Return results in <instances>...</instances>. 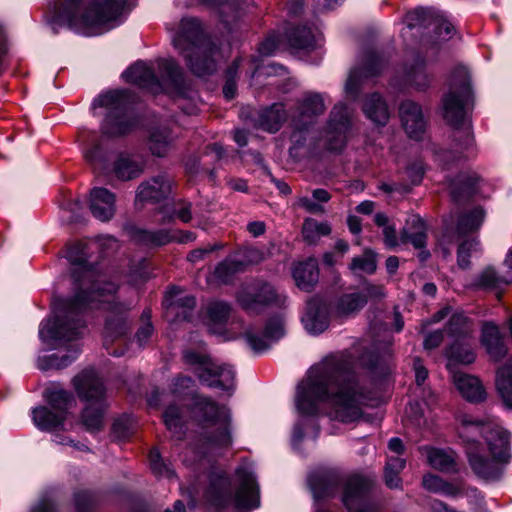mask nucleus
<instances>
[{
	"mask_svg": "<svg viewBox=\"0 0 512 512\" xmlns=\"http://www.w3.org/2000/svg\"><path fill=\"white\" fill-rule=\"evenodd\" d=\"M231 308L229 304L222 301H215L208 305V328L211 333H221V328L227 322L230 316Z\"/></svg>",
	"mask_w": 512,
	"mask_h": 512,
	"instance_id": "obj_39",
	"label": "nucleus"
},
{
	"mask_svg": "<svg viewBox=\"0 0 512 512\" xmlns=\"http://www.w3.org/2000/svg\"><path fill=\"white\" fill-rule=\"evenodd\" d=\"M406 461L400 457H389L384 470L385 484L390 489H401L400 472L405 468Z\"/></svg>",
	"mask_w": 512,
	"mask_h": 512,
	"instance_id": "obj_47",
	"label": "nucleus"
},
{
	"mask_svg": "<svg viewBox=\"0 0 512 512\" xmlns=\"http://www.w3.org/2000/svg\"><path fill=\"white\" fill-rule=\"evenodd\" d=\"M238 302L248 313L258 314L267 306L284 307L287 296L268 282H257L239 293Z\"/></svg>",
	"mask_w": 512,
	"mask_h": 512,
	"instance_id": "obj_12",
	"label": "nucleus"
},
{
	"mask_svg": "<svg viewBox=\"0 0 512 512\" xmlns=\"http://www.w3.org/2000/svg\"><path fill=\"white\" fill-rule=\"evenodd\" d=\"M400 242L411 243L415 249L426 247L427 227L425 221L418 215L410 216L400 233Z\"/></svg>",
	"mask_w": 512,
	"mask_h": 512,
	"instance_id": "obj_28",
	"label": "nucleus"
},
{
	"mask_svg": "<svg viewBox=\"0 0 512 512\" xmlns=\"http://www.w3.org/2000/svg\"><path fill=\"white\" fill-rule=\"evenodd\" d=\"M45 399L53 410L64 412L67 416V409L75 402L73 395L61 388L47 389Z\"/></svg>",
	"mask_w": 512,
	"mask_h": 512,
	"instance_id": "obj_48",
	"label": "nucleus"
},
{
	"mask_svg": "<svg viewBox=\"0 0 512 512\" xmlns=\"http://www.w3.org/2000/svg\"><path fill=\"white\" fill-rule=\"evenodd\" d=\"M87 162L93 167V170L99 174H104L108 170L107 155L99 144H95L84 152Z\"/></svg>",
	"mask_w": 512,
	"mask_h": 512,
	"instance_id": "obj_56",
	"label": "nucleus"
},
{
	"mask_svg": "<svg viewBox=\"0 0 512 512\" xmlns=\"http://www.w3.org/2000/svg\"><path fill=\"white\" fill-rule=\"evenodd\" d=\"M308 484L315 498L330 496L335 486V480L326 474L312 473L308 478Z\"/></svg>",
	"mask_w": 512,
	"mask_h": 512,
	"instance_id": "obj_50",
	"label": "nucleus"
},
{
	"mask_svg": "<svg viewBox=\"0 0 512 512\" xmlns=\"http://www.w3.org/2000/svg\"><path fill=\"white\" fill-rule=\"evenodd\" d=\"M164 305L167 314L175 316L177 320H189L196 300L190 294H183L179 287H172L166 294Z\"/></svg>",
	"mask_w": 512,
	"mask_h": 512,
	"instance_id": "obj_22",
	"label": "nucleus"
},
{
	"mask_svg": "<svg viewBox=\"0 0 512 512\" xmlns=\"http://www.w3.org/2000/svg\"><path fill=\"white\" fill-rule=\"evenodd\" d=\"M245 263L241 260L229 258L219 263L214 271L215 277L222 283H228L232 277L244 271Z\"/></svg>",
	"mask_w": 512,
	"mask_h": 512,
	"instance_id": "obj_51",
	"label": "nucleus"
},
{
	"mask_svg": "<svg viewBox=\"0 0 512 512\" xmlns=\"http://www.w3.org/2000/svg\"><path fill=\"white\" fill-rule=\"evenodd\" d=\"M363 112L368 119L377 125L384 126L389 120L388 106L378 93H373L365 99Z\"/></svg>",
	"mask_w": 512,
	"mask_h": 512,
	"instance_id": "obj_36",
	"label": "nucleus"
},
{
	"mask_svg": "<svg viewBox=\"0 0 512 512\" xmlns=\"http://www.w3.org/2000/svg\"><path fill=\"white\" fill-rule=\"evenodd\" d=\"M331 233V227L327 222H318L313 218L305 219L302 226V235L304 240L314 245L322 236H327Z\"/></svg>",
	"mask_w": 512,
	"mask_h": 512,
	"instance_id": "obj_46",
	"label": "nucleus"
},
{
	"mask_svg": "<svg viewBox=\"0 0 512 512\" xmlns=\"http://www.w3.org/2000/svg\"><path fill=\"white\" fill-rule=\"evenodd\" d=\"M149 463L152 472L159 477L173 478L174 471L166 465L157 449H152L149 454Z\"/></svg>",
	"mask_w": 512,
	"mask_h": 512,
	"instance_id": "obj_59",
	"label": "nucleus"
},
{
	"mask_svg": "<svg viewBox=\"0 0 512 512\" xmlns=\"http://www.w3.org/2000/svg\"><path fill=\"white\" fill-rule=\"evenodd\" d=\"M283 335L284 321L282 317L278 316L268 320L263 336L248 331L246 332V340L255 352H261L268 349L273 342L279 340Z\"/></svg>",
	"mask_w": 512,
	"mask_h": 512,
	"instance_id": "obj_24",
	"label": "nucleus"
},
{
	"mask_svg": "<svg viewBox=\"0 0 512 512\" xmlns=\"http://www.w3.org/2000/svg\"><path fill=\"white\" fill-rule=\"evenodd\" d=\"M104 245L111 248L118 246L117 240L108 236L103 238L102 243L78 242L69 248L67 259L75 294L62 304L54 318L41 324L39 335L42 340L73 341L83 337L86 326L79 314L85 309L106 311L104 345L124 337L130 331L129 308L111 301L117 285L106 281L93 258V246Z\"/></svg>",
	"mask_w": 512,
	"mask_h": 512,
	"instance_id": "obj_1",
	"label": "nucleus"
},
{
	"mask_svg": "<svg viewBox=\"0 0 512 512\" xmlns=\"http://www.w3.org/2000/svg\"><path fill=\"white\" fill-rule=\"evenodd\" d=\"M122 77L126 82L148 89L155 94L162 90L160 79H158L154 70L145 62L135 63L123 72Z\"/></svg>",
	"mask_w": 512,
	"mask_h": 512,
	"instance_id": "obj_23",
	"label": "nucleus"
},
{
	"mask_svg": "<svg viewBox=\"0 0 512 512\" xmlns=\"http://www.w3.org/2000/svg\"><path fill=\"white\" fill-rule=\"evenodd\" d=\"M459 436L466 443V454L473 472L483 479L493 480L502 473L501 464L510 458V434L493 418L462 415Z\"/></svg>",
	"mask_w": 512,
	"mask_h": 512,
	"instance_id": "obj_4",
	"label": "nucleus"
},
{
	"mask_svg": "<svg viewBox=\"0 0 512 512\" xmlns=\"http://www.w3.org/2000/svg\"><path fill=\"white\" fill-rule=\"evenodd\" d=\"M240 485L233 491L231 479L223 473H212L205 498L210 505L218 510L234 506L238 512H249L260 505L258 487L255 477L247 470L236 471Z\"/></svg>",
	"mask_w": 512,
	"mask_h": 512,
	"instance_id": "obj_7",
	"label": "nucleus"
},
{
	"mask_svg": "<svg viewBox=\"0 0 512 512\" xmlns=\"http://www.w3.org/2000/svg\"><path fill=\"white\" fill-rule=\"evenodd\" d=\"M444 340V332L442 330H436L429 332L425 335L423 341V348L425 350H433L439 347Z\"/></svg>",
	"mask_w": 512,
	"mask_h": 512,
	"instance_id": "obj_63",
	"label": "nucleus"
},
{
	"mask_svg": "<svg viewBox=\"0 0 512 512\" xmlns=\"http://www.w3.org/2000/svg\"><path fill=\"white\" fill-rule=\"evenodd\" d=\"M163 418L168 430L180 439L184 434L182 410L175 405H171L164 412Z\"/></svg>",
	"mask_w": 512,
	"mask_h": 512,
	"instance_id": "obj_55",
	"label": "nucleus"
},
{
	"mask_svg": "<svg viewBox=\"0 0 512 512\" xmlns=\"http://www.w3.org/2000/svg\"><path fill=\"white\" fill-rule=\"evenodd\" d=\"M350 352L326 357L312 367L298 386L295 404L301 415L318 412L319 402H328L335 419L349 423L362 415V406L370 400L368 390L354 372Z\"/></svg>",
	"mask_w": 512,
	"mask_h": 512,
	"instance_id": "obj_2",
	"label": "nucleus"
},
{
	"mask_svg": "<svg viewBox=\"0 0 512 512\" xmlns=\"http://www.w3.org/2000/svg\"><path fill=\"white\" fill-rule=\"evenodd\" d=\"M127 98V91L116 90L102 94L95 99L94 105L108 109L102 124L104 134L110 136L124 135L134 127L135 121L128 114Z\"/></svg>",
	"mask_w": 512,
	"mask_h": 512,
	"instance_id": "obj_10",
	"label": "nucleus"
},
{
	"mask_svg": "<svg viewBox=\"0 0 512 512\" xmlns=\"http://www.w3.org/2000/svg\"><path fill=\"white\" fill-rule=\"evenodd\" d=\"M325 103L323 96L317 92L305 93L297 102V108L292 116L299 124L313 125L315 118L323 114L325 111Z\"/></svg>",
	"mask_w": 512,
	"mask_h": 512,
	"instance_id": "obj_20",
	"label": "nucleus"
},
{
	"mask_svg": "<svg viewBox=\"0 0 512 512\" xmlns=\"http://www.w3.org/2000/svg\"><path fill=\"white\" fill-rule=\"evenodd\" d=\"M221 247L222 246L220 244H209L203 248L194 249L188 254L187 259L192 263H196L204 259L206 255Z\"/></svg>",
	"mask_w": 512,
	"mask_h": 512,
	"instance_id": "obj_64",
	"label": "nucleus"
},
{
	"mask_svg": "<svg viewBox=\"0 0 512 512\" xmlns=\"http://www.w3.org/2000/svg\"><path fill=\"white\" fill-rule=\"evenodd\" d=\"M349 268L353 273L373 274L377 268L374 253L371 250H365L361 256L352 259Z\"/></svg>",
	"mask_w": 512,
	"mask_h": 512,
	"instance_id": "obj_57",
	"label": "nucleus"
},
{
	"mask_svg": "<svg viewBox=\"0 0 512 512\" xmlns=\"http://www.w3.org/2000/svg\"><path fill=\"white\" fill-rule=\"evenodd\" d=\"M470 342L471 340L454 341L446 351L447 358L465 365L473 363L476 355Z\"/></svg>",
	"mask_w": 512,
	"mask_h": 512,
	"instance_id": "obj_44",
	"label": "nucleus"
},
{
	"mask_svg": "<svg viewBox=\"0 0 512 512\" xmlns=\"http://www.w3.org/2000/svg\"><path fill=\"white\" fill-rule=\"evenodd\" d=\"M374 223L379 227H383V240L388 249H393L399 245L400 238L397 236L396 227L389 224V219L386 214L381 212L376 213Z\"/></svg>",
	"mask_w": 512,
	"mask_h": 512,
	"instance_id": "obj_54",
	"label": "nucleus"
},
{
	"mask_svg": "<svg viewBox=\"0 0 512 512\" xmlns=\"http://www.w3.org/2000/svg\"><path fill=\"white\" fill-rule=\"evenodd\" d=\"M406 29L411 31L417 27H432V44L449 40L454 33V27L442 15L431 8H416L406 14Z\"/></svg>",
	"mask_w": 512,
	"mask_h": 512,
	"instance_id": "obj_15",
	"label": "nucleus"
},
{
	"mask_svg": "<svg viewBox=\"0 0 512 512\" xmlns=\"http://www.w3.org/2000/svg\"><path fill=\"white\" fill-rule=\"evenodd\" d=\"M485 212L477 207L467 214H464L458 221L457 230L459 234L473 232L480 228L484 221Z\"/></svg>",
	"mask_w": 512,
	"mask_h": 512,
	"instance_id": "obj_52",
	"label": "nucleus"
},
{
	"mask_svg": "<svg viewBox=\"0 0 512 512\" xmlns=\"http://www.w3.org/2000/svg\"><path fill=\"white\" fill-rule=\"evenodd\" d=\"M289 43L297 49H310L315 45V35L309 27H297L290 32Z\"/></svg>",
	"mask_w": 512,
	"mask_h": 512,
	"instance_id": "obj_53",
	"label": "nucleus"
},
{
	"mask_svg": "<svg viewBox=\"0 0 512 512\" xmlns=\"http://www.w3.org/2000/svg\"><path fill=\"white\" fill-rule=\"evenodd\" d=\"M399 114L407 135L412 139L420 140L426 129L421 106L412 100H405L400 105Z\"/></svg>",
	"mask_w": 512,
	"mask_h": 512,
	"instance_id": "obj_17",
	"label": "nucleus"
},
{
	"mask_svg": "<svg viewBox=\"0 0 512 512\" xmlns=\"http://www.w3.org/2000/svg\"><path fill=\"white\" fill-rule=\"evenodd\" d=\"M293 131L290 136L291 146L289 153L291 156H297L298 151L303 148L307 141V134L311 125L297 124L296 120L292 119Z\"/></svg>",
	"mask_w": 512,
	"mask_h": 512,
	"instance_id": "obj_58",
	"label": "nucleus"
},
{
	"mask_svg": "<svg viewBox=\"0 0 512 512\" xmlns=\"http://www.w3.org/2000/svg\"><path fill=\"white\" fill-rule=\"evenodd\" d=\"M366 305V299L364 295H361L359 291L343 294L336 301L333 307V314L337 317H348Z\"/></svg>",
	"mask_w": 512,
	"mask_h": 512,
	"instance_id": "obj_37",
	"label": "nucleus"
},
{
	"mask_svg": "<svg viewBox=\"0 0 512 512\" xmlns=\"http://www.w3.org/2000/svg\"><path fill=\"white\" fill-rule=\"evenodd\" d=\"M79 352L80 349L78 346H74L66 354L63 355L51 354L48 356H43L38 358L37 366L41 370L62 369L75 361Z\"/></svg>",
	"mask_w": 512,
	"mask_h": 512,
	"instance_id": "obj_42",
	"label": "nucleus"
},
{
	"mask_svg": "<svg viewBox=\"0 0 512 512\" xmlns=\"http://www.w3.org/2000/svg\"><path fill=\"white\" fill-rule=\"evenodd\" d=\"M472 104L470 74L466 67L457 66L450 77L449 91L442 99L445 121L453 128L450 148L438 151L436 161L446 169L476 154L468 111Z\"/></svg>",
	"mask_w": 512,
	"mask_h": 512,
	"instance_id": "obj_3",
	"label": "nucleus"
},
{
	"mask_svg": "<svg viewBox=\"0 0 512 512\" xmlns=\"http://www.w3.org/2000/svg\"><path fill=\"white\" fill-rule=\"evenodd\" d=\"M453 381L462 397L467 401L480 403L486 399V390L478 377L466 373H455Z\"/></svg>",
	"mask_w": 512,
	"mask_h": 512,
	"instance_id": "obj_26",
	"label": "nucleus"
},
{
	"mask_svg": "<svg viewBox=\"0 0 512 512\" xmlns=\"http://www.w3.org/2000/svg\"><path fill=\"white\" fill-rule=\"evenodd\" d=\"M78 398L85 403L82 412L83 425L89 431L100 430L106 410V389L93 369H84L72 379Z\"/></svg>",
	"mask_w": 512,
	"mask_h": 512,
	"instance_id": "obj_8",
	"label": "nucleus"
},
{
	"mask_svg": "<svg viewBox=\"0 0 512 512\" xmlns=\"http://www.w3.org/2000/svg\"><path fill=\"white\" fill-rule=\"evenodd\" d=\"M421 452L426 456L428 464L441 472L456 471V455L452 450L424 446Z\"/></svg>",
	"mask_w": 512,
	"mask_h": 512,
	"instance_id": "obj_31",
	"label": "nucleus"
},
{
	"mask_svg": "<svg viewBox=\"0 0 512 512\" xmlns=\"http://www.w3.org/2000/svg\"><path fill=\"white\" fill-rule=\"evenodd\" d=\"M127 0H55L58 20L86 36L102 34L118 25Z\"/></svg>",
	"mask_w": 512,
	"mask_h": 512,
	"instance_id": "obj_5",
	"label": "nucleus"
},
{
	"mask_svg": "<svg viewBox=\"0 0 512 512\" xmlns=\"http://www.w3.org/2000/svg\"><path fill=\"white\" fill-rule=\"evenodd\" d=\"M479 246V241L476 239L463 241L457 251V262L458 265L466 269L470 265V253L471 251L477 250V247Z\"/></svg>",
	"mask_w": 512,
	"mask_h": 512,
	"instance_id": "obj_60",
	"label": "nucleus"
},
{
	"mask_svg": "<svg viewBox=\"0 0 512 512\" xmlns=\"http://www.w3.org/2000/svg\"><path fill=\"white\" fill-rule=\"evenodd\" d=\"M292 276L298 288L305 291L312 290L319 279L317 260L309 258L297 263L292 269Z\"/></svg>",
	"mask_w": 512,
	"mask_h": 512,
	"instance_id": "obj_29",
	"label": "nucleus"
},
{
	"mask_svg": "<svg viewBox=\"0 0 512 512\" xmlns=\"http://www.w3.org/2000/svg\"><path fill=\"white\" fill-rule=\"evenodd\" d=\"M287 118L286 110L283 104L274 103L259 111L255 119V126L264 131L274 133L277 132Z\"/></svg>",
	"mask_w": 512,
	"mask_h": 512,
	"instance_id": "obj_30",
	"label": "nucleus"
},
{
	"mask_svg": "<svg viewBox=\"0 0 512 512\" xmlns=\"http://www.w3.org/2000/svg\"><path fill=\"white\" fill-rule=\"evenodd\" d=\"M406 82L416 90L422 91L428 88L431 77L426 72L423 59L418 58L413 64L405 69Z\"/></svg>",
	"mask_w": 512,
	"mask_h": 512,
	"instance_id": "obj_40",
	"label": "nucleus"
},
{
	"mask_svg": "<svg viewBox=\"0 0 512 512\" xmlns=\"http://www.w3.org/2000/svg\"><path fill=\"white\" fill-rule=\"evenodd\" d=\"M32 419L38 429L42 431H54L64 424L66 415L64 412L40 406L32 410Z\"/></svg>",
	"mask_w": 512,
	"mask_h": 512,
	"instance_id": "obj_33",
	"label": "nucleus"
},
{
	"mask_svg": "<svg viewBox=\"0 0 512 512\" xmlns=\"http://www.w3.org/2000/svg\"><path fill=\"white\" fill-rule=\"evenodd\" d=\"M158 70L161 81L179 89L183 84V72L181 67L173 59H161L158 61Z\"/></svg>",
	"mask_w": 512,
	"mask_h": 512,
	"instance_id": "obj_43",
	"label": "nucleus"
},
{
	"mask_svg": "<svg viewBox=\"0 0 512 512\" xmlns=\"http://www.w3.org/2000/svg\"><path fill=\"white\" fill-rule=\"evenodd\" d=\"M495 385L504 406L512 409V358L497 370Z\"/></svg>",
	"mask_w": 512,
	"mask_h": 512,
	"instance_id": "obj_38",
	"label": "nucleus"
},
{
	"mask_svg": "<svg viewBox=\"0 0 512 512\" xmlns=\"http://www.w3.org/2000/svg\"><path fill=\"white\" fill-rule=\"evenodd\" d=\"M375 482L372 474H352L345 483L343 492V504L350 512H378L375 504L368 503L367 496Z\"/></svg>",
	"mask_w": 512,
	"mask_h": 512,
	"instance_id": "obj_13",
	"label": "nucleus"
},
{
	"mask_svg": "<svg viewBox=\"0 0 512 512\" xmlns=\"http://www.w3.org/2000/svg\"><path fill=\"white\" fill-rule=\"evenodd\" d=\"M512 283L506 279V273L498 274L496 270L489 266L482 270L476 280L475 285L479 288L483 289H497L502 285H507Z\"/></svg>",
	"mask_w": 512,
	"mask_h": 512,
	"instance_id": "obj_49",
	"label": "nucleus"
},
{
	"mask_svg": "<svg viewBox=\"0 0 512 512\" xmlns=\"http://www.w3.org/2000/svg\"><path fill=\"white\" fill-rule=\"evenodd\" d=\"M172 42L196 76L213 74L223 59L218 47L206 39L202 25L196 18H182Z\"/></svg>",
	"mask_w": 512,
	"mask_h": 512,
	"instance_id": "obj_6",
	"label": "nucleus"
},
{
	"mask_svg": "<svg viewBox=\"0 0 512 512\" xmlns=\"http://www.w3.org/2000/svg\"><path fill=\"white\" fill-rule=\"evenodd\" d=\"M192 413L203 427L215 428V432L208 438L211 444L219 447L231 445L230 416L225 406L219 405L209 397L196 395L194 396Z\"/></svg>",
	"mask_w": 512,
	"mask_h": 512,
	"instance_id": "obj_9",
	"label": "nucleus"
},
{
	"mask_svg": "<svg viewBox=\"0 0 512 512\" xmlns=\"http://www.w3.org/2000/svg\"><path fill=\"white\" fill-rule=\"evenodd\" d=\"M132 430V421L128 416L116 419L112 426V433L119 440L126 439L132 433Z\"/></svg>",
	"mask_w": 512,
	"mask_h": 512,
	"instance_id": "obj_61",
	"label": "nucleus"
},
{
	"mask_svg": "<svg viewBox=\"0 0 512 512\" xmlns=\"http://www.w3.org/2000/svg\"><path fill=\"white\" fill-rule=\"evenodd\" d=\"M171 191L170 178L161 173L143 181L137 188L136 197L140 201L157 203L168 198Z\"/></svg>",
	"mask_w": 512,
	"mask_h": 512,
	"instance_id": "obj_19",
	"label": "nucleus"
},
{
	"mask_svg": "<svg viewBox=\"0 0 512 512\" xmlns=\"http://www.w3.org/2000/svg\"><path fill=\"white\" fill-rule=\"evenodd\" d=\"M144 171L142 162L135 160L129 154H120L115 160L112 172L121 181H129L139 177Z\"/></svg>",
	"mask_w": 512,
	"mask_h": 512,
	"instance_id": "obj_34",
	"label": "nucleus"
},
{
	"mask_svg": "<svg viewBox=\"0 0 512 512\" xmlns=\"http://www.w3.org/2000/svg\"><path fill=\"white\" fill-rule=\"evenodd\" d=\"M480 178L476 173L461 174L449 184L450 194L455 202L470 198L477 192Z\"/></svg>",
	"mask_w": 512,
	"mask_h": 512,
	"instance_id": "obj_32",
	"label": "nucleus"
},
{
	"mask_svg": "<svg viewBox=\"0 0 512 512\" xmlns=\"http://www.w3.org/2000/svg\"><path fill=\"white\" fill-rule=\"evenodd\" d=\"M89 209L94 218L101 222L110 221L116 211V196L107 188L95 187L89 194Z\"/></svg>",
	"mask_w": 512,
	"mask_h": 512,
	"instance_id": "obj_18",
	"label": "nucleus"
},
{
	"mask_svg": "<svg viewBox=\"0 0 512 512\" xmlns=\"http://www.w3.org/2000/svg\"><path fill=\"white\" fill-rule=\"evenodd\" d=\"M191 203L183 200L175 203L174 213L165 217V220L170 221L176 216L184 223H188L192 219Z\"/></svg>",
	"mask_w": 512,
	"mask_h": 512,
	"instance_id": "obj_62",
	"label": "nucleus"
},
{
	"mask_svg": "<svg viewBox=\"0 0 512 512\" xmlns=\"http://www.w3.org/2000/svg\"><path fill=\"white\" fill-rule=\"evenodd\" d=\"M302 323L305 329L314 335L320 334L328 328V309L321 299L312 298L307 302Z\"/></svg>",
	"mask_w": 512,
	"mask_h": 512,
	"instance_id": "obj_21",
	"label": "nucleus"
},
{
	"mask_svg": "<svg viewBox=\"0 0 512 512\" xmlns=\"http://www.w3.org/2000/svg\"><path fill=\"white\" fill-rule=\"evenodd\" d=\"M480 342L487 354L494 361H500L507 354V347L499 327L493 322H484L481 329Z\"/></svg>",
	"mask_w": 512,
	"mask_h": 512,
	"instance_id": "obj_25",
	"label": "nucleus"
},
{
	"mask_svg": "<svg viewBox=\"0 0 512 512\" xmlns=\"http://www.w3.org/2000/svg\"><path fill=\"white\" fill-rule=\"evenodd\" d=\"M422 485L430 492L440 493L445 496H457L460 493V488L458 486L430 473L423 476Z\"/></svg>",
	"mask_w": 512,
	"mask_h": 512,
	"instance_id": "obj_45",
	"label": "nucleus"
},
{
	"mask_svg": "<svg viewBox=\"0 0 512 512\" xmlns=\"http://www.w3.org/2000/svg\"><path fill=\"white\" fill-rule=\"evenodd\" d=\"M131 235L135 241L146 246H162L174 239L165 229L150 231L136 228L131 231Z\"/></svg>",
	"mask_w": 512,
	"mask_h": 512,
	"instance_id": "obj_41",
	"label": "nucleus"
},
{
	"mask_svg": "<svg viewBox=\"0 0 512 512\" xmlns=\"http://www.w3.org/2000/svg\"><path fill=\"white\" fill-rule=\"evenodd\" d=\"M446 332L453 339V342L472 340L474 324L463 313H454L446 325Z\"/></svg>",
	"mask_w": 512,
	"mask_h": 512,
	"instance_id": "obj_35",
	"label": "nucleus"
},
{
	"mask_svg": "<svg viewBox=\"0 0 512 512\" xmlns=\"http://www.w3.org/2000/svg\"><path fill=\"white\" fill-rule=\"evenodd\" d=\"M353 111L345 104H336L330 112L325 133V149L341 152L347 143V133L351 128Z\"/></svg>",
	"mask_w": 512,
	"mask_h": 512,
	"instance_id": "obj_14",
	"label": "nucleus"
},
{
	"mask_svg": "<svg viewBox=\"0 0 512 512\" xmlns=\"http://www.w3.org/2000/svg\"><path fill=\"white\" fill-rule=\"evenodd\" d=\"M183 358L186 364L197 366L199 380L208 387L224 391L234 388L235 372L232 367L213 363L206 354L192 350H185Z\"/></svg>",
	"mask_w": 512,
	"mask_h": 512,
	"instance_id": "obj_11",
	"label": "nucleus"
},
{
	"mask_svg": "<svg viewBox=\"0 0 512 512\" xmlns=\"http://www.w3.org/2000/svg\"><path fill=\"white\" fill-rule=\"evenodd\" d=\"M382 68L380 56L375 52H369L361 68L351 70L345 84V93L347 97L356 99L361 90L364 79L377 75Z\"/></svg>",
	"mask_w": 512,
	"mask_h": 512,
	"instance_id": "obj_16",
	"label": "nucleus"
},
{
	"mask_svg": "<svg viewBox=\"0 0 512 512\" xmlns=\"http://www.w3.org/2000/svg\"><path fill=\"white\" fill-rule=\"evenodd\" d=\"M176 135L170 127L156 126L149 132L148 148L152 155L156 157H165L175 146Z\"/></svg>",
	"mask_w": 512,
	"mask_h": 512,
	"instance_id": "obj_27",
	"label": "nucleus"
}]
</instances>
